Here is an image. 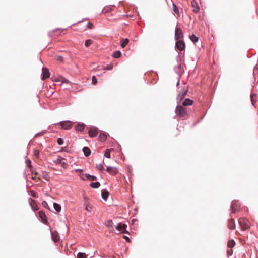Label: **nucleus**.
Instances as JSON below:
<instances>
[{
	"label": "nucleus",
	"mask_w": 258,
	"mask_h": 258,
	"mask_svg": "<svg viewBox=\"0 0 258 258\" xmlns=\"http://www.w3.org/2000/svg\"><path fill=\"white\" fill-rule=\"evenodd\" d=\"M176 41H177L175 44L176 48L180 51L184 50L185 47V44L184 42L181 40H178Z\"/></svg>",
	"instance_id": "obj_4"
},
{
	"label": "nucleus",
	"mask_w": 258,
	"mask_h": 258,
	"mask_svg": "<svg viewBox=\"0 0 258 258\" xmlns=\"http://www.w3.org/2000/svg\"><path fill=\"white\" fill-rule=\"evenodd\" d=\"M87 27L89 29H92L93 28V25L91 22H89Z\"/></svg>",
	"instance_id": "obj_45"
},
{
	"label": "nucleus",
	"mask_w": 258,
	"mask_h": 258,
	"mask_svg": "<svg viewBox=\"0 0 258 258\" xmlns=\"http://www.w3.org/2000/svg\"><path fill=\"white\" fill-rule=\"evenodd\" d=\"M88 134L90 137H95L98 134V130L96 127H92L89 130Z\"/></svg>",
	"instance_id": "obj_10"
},
{
	"label": "nucleus",
	"mask_w": 258,
	"mask_h": 258,
	"mask_svg": "<svg viewBox=\"0 0 258 258\" xmlns=\"http://www.w3.org/2000/svg\"><path fill=\"white\" fill-rule=\"evenodd\" d=\"M73 122L71 121H61L58 125L61 126L62 128L64 130H68L72 128Z\"/></svg>",
	"instance_id": "obj_3"
},
{
	"label": "nucleus",
	"mask_w": 258,
	"mask_h": 258,
	"mask_svg": "<svg viewBox=\"0 0 258 258\" xmlns=\"http://www.w3.org/2000/svg\"><path fill=\"white\" fill-rule=\"evenodd\" d=\"M121 53L119 51H116L113 53L112 56L114 58H118L121 56Z\"/></svg>",
	"instance_id": "obj_23"
},
{
	"label": "nucleus",
	"mask_w": 258,
	"mask_h": 258,
	"mask_svg": "<svg viewBox=\"0 0 258 258\" xmlns=\"http://www.w3.org/2000/svg\"><path fill=\"white\" fill-rule=\"evenodd\" d=\"M52 239L54 242H57L59 241V236L57 231H53L51 233Z\"/></svg>",
	"instance_id": "obj_15"
},
{
	"label": "nucleus",
	"mask_w": 258,
	"mask_h": 258,
	"mask_svg": "<svg viewBox=\"0 0 258 258\" xmlns=\"http://www.w3.org/2000/svg\"><path fill=\"white\" fill-rule=\"evenodd\" d=\"M173 11L174 13H176L179 15V12H178V8L174 4H173Z\"/></svg>",
	"instance_id": "obj_34"
},
{
	"label": "nucleus",
	"mask_w": 258,
	"mask_h": 258,
	"mask_svg": "<svg viewBox=\"0 0 258 258\" xmlns=\"http://www.w3.org/2000/svg\"><path fill=\"white\" fill-rule=\"evenodd\" d=\"M42 205H43L45 208H49L48 204V203H47L46 201H43V202H42Z\"/></svg>",
	"instance_id": "obj_43"
},
{
	"label": "nucleus",
	"mask_w": 258,
	"mask_h": 258,
	"mask_svg": "<svg viewBox=\"0 0 258 258\" xmlns=\"http://www.w3.org/2000/svg\"><path fill=\"white\" fill-rule=\"evenodd\" d=\"M31 195L34 197H36V194L34 191H31Z\"/></svg>",
	"instance_id": "obj_48"
},
{
	"label": "nucleus",
	"mask_w": 258,
	"mask_h": 258,
	"mask_svg": "<svg viewBox=\"0 0 258 258\" xmlns=\"http://www.w3.org/2000/svg\"><path fill=\"white\" fill-rule=\"evenodd\" d=\"M108 196H109V193L107 191H103L102 192V197L105 200H106Z\"/></svg>",
	"instance_id": "obj_29"
},
{
	"label": "nucleus",
	"mask_w": 258,
	"mask_h": 258,
	"mask_svg": "<svg viewBox=\"0 0 258 258\" xmlns=\"http://www.w3.org/2000/svg\"><path fill=\"white\" fill-rule=\"evenodd\" d=\"M191 6L194 8L193 12L197 13L200 10V8L199 7L198 3L195 0H192L191 1Z\"/></svg>",
	"instance_id": "obj_13"
},
{
	"label": "nucleus",
	"mask_w": 258,
	"mask_h": 258,
	"mask_svg": "<svg viewBox=\"0 0 258 258\" xmlns=\"http://www.w3.org/2000/svg\"><path fill=\"white\" fill-rule=\"evenodd\" d=\"M50 76V73L49 72V70L46 68H43L42 69V79L45 80Z\"/></svg>",
	"instance_id": "obj_9"
},
{
	"label": "nucleus",
	"mask_w": 258,
	"mask_h": 258,
	"mask_svg": "<svg viewBox=\"0 0 258 258\" xmlns=\"http://www.w3.org/2000/svg\"><path fill=\"white\" fill-rule=\"evenodd\" d=\"M39 217L42 219V222L44 224H47V220L46 216L45 213L44 212H43L42 211H40L39 212Z\"/></svg>",
	"instance_id": "obj_14"
},
{
	"label": "nucleus",
	"mask_w": 258,
	"mask_h": 258,
	"mask_svg": "<svg viewBox=\"0 0 258 258\" xmlns=\"http://www.w3.org/2000/svg\"><path fill=\"white\" fill-rule=\"evenodd\" d=\"M56 59L57 61H60V62H62L63 60V57L61 56H60V55L57 56L56 57Z\"/></svg>",
	"instance_id": "obj_42"
},
{
	"label": "nucleus",
	"mask_w": 258,
	"mask_h": 258,
	"mask_svg": "<svg viewBox=\"0 0 258 258\" xmlns=\"http://www.w3.org/2000/svg\"><path fill=\"white\" fill-rule=\"evenodd\" d=\"M106 171L111 175H115L118 172L117 168L112 166H108Z\"/></svg>",
	"instance_id": "obj_8"
},
{
	"label": "nucleus",
	"mask_w": 258,
	"mask_h": 258,
	"mask_svg": "<svg viewBox=\"0 0 258 258\" xmlns=\"http://www.w3.org/2000/svg\"><path fill=\"white\" fill-rule=\"evenodd\" d=\"M97 168L98 170L100 171H102L104 169L103 166L102 164L97 165Z\"/></svg>",
	"instance_id": "obj_39"
},
{
	"label": "nucleus",
	"mask_w": 258,
	"mask_h": 258,
	"mask_svg": "<svg viewBox=\"0 0 258 258\" xmlns=\"http://www.w3.org/2000/svg\"><path fill=\"white\" fill-rule=\"evenodd\" d=\"M190 39L194 43L197 42L199 39L194 34L190 36Z\"/></svg>",
	"instance_id": "obj_32"
},
{
	"label": "nucleus",
	"mask_w": 258,
	"mask_h": 258,
	"mask_svg": "<svg viewBox=\"0 0 258 258\" xmlns=\"http://www.w3.org/2000/svg\"><path fill=\"white\" fill-rule=\"evenodd\" d=\"M227 253H228V254H230V255H231V253H232V251H231V250H229H229H228V251H227Z\"/></svg>",
	"instance_id": "obj_51"
},
{
	"label": "nucleus",
	"mask_w": 258,
	"mask_h": 258,
	"mask_svg": "<svg viewBox=\"0 0 258 258\" xmlns=\"http://www.w3.org/2000/svg\"><path fill=\"white\" fill-rule=\"evenodd\" d=\"M53 207L54 209L58 212L61 211V206L57 203H54L53 204Z\"/></svg>",
	"instance_id": "obj_25"
},
{
	"label": "nucleus",
	"mask_w": 258,
	"mask_h": 258,
	"mask_svg": "<svg viewBox=\"0 0 258 258\" xmlns=\"http://www.w3.org/2000/svg\"><path fill=\"white\" fill-rule=\"evenodd\" d=\"M127 225L125 224L119 223L118 224L116 229L122 233H127L126 231Z\"/></svg>",
	"instance_id": "obj_7"
},
{
	"label": "nucleus",
	"mask_w": 258,
	"mask_h": 258,
	"mask_svg": "<svg viewBox=\"0 0 258 258\" xmlns=\"http://www.w3.org/2000/svg\"><path fill=\"white\" fill-rule=\"evenodd\" d=\"M59 164H61V165L62 166V167H64V166L66 165V163L64 162L63 160H61V161L60 162Z\"/></svg>",
	"instance_id": "obj_46"
},
{
	"label": "nucleus",
	"mask_w": 258,
	"mask_h": 258,
	"mask_svg": "<svg viewBox=\"0 0 258 258\" xmlns=\"http://www.w3.org/2000/svg\"><path fill=\"white\" fill-rule=\"evenodd\" d=\"M235 223L233 218H230L228 222V227L230 230H234L235 228Z\"/></svg>",
	"instance_id": "obj_12"
},
{
	"label": "nucleus",
	"mask_w": 258,
	"mask_h": 258,
	"mask_svg": "<svg viewBox=\"0 0 258 258\" xmlns=\"http://www.w3.org/2000/svg\"><path fill=\"white\" fill-rule=\"evenodd\" d=\"M39 152L38 150H34V155L35 156V157L36 158H38L39 157Z\"/></svg>",
	"instance_id": "obj_41"
},
{
	"label": "nucleus",
	"mask_w": 258,
	"mask_h": 258,
	"mask_svg": "<svg viewBox=\"0 0 258 258\" xmlns=\"http://www.w3.org/2000/svg\"><path fill=\"white\" fill-rule=\"evenodd\" d=\"M99 140L101 142H104L107 138V136L105 134L101 133L98 137Z\"/></svg>",
	"instance_id": "obj_21"
},
{
	"label": "nucleus",
	"mask_w": 258,
	"mask_h": 258,
	"mask_svg": "<svg viewBox=\"0 0 258 258\" xmlns=\"http://www.w3.org/2000/svg\"><path fill=\"white\" fill-rule=\"evenodd\" d=\"M64 159L60 156H57V158L53 160V162L55 163H59L61 160H64Z\"/></svg>",
	"instance_id": "obj_33"
},
{
	"label": "nucleus",
	"mask_w": 258,
	"mask_h": 258,
	"mask_svg": "<svg viewBox=\"0 0 258 258\" xmlns=\"http://www.w3.org/2000/svg\"><path fill=\"white\" fill-rule=\"evenodd\" d=\"M88 180L90 181H95L96 179V177L95 176L93 175H89Z\"/></svg>",
	"instance_id": "obj_37"
},
{
	"label": "nucleus",
	"mask_w": 258,
	"mask_h": 258,
	"mask_svg": "<svg viewBox=\"0 0 258 258\" xmlns=\"http://www.w3.org/2000/svg\"><path fill=\"white\" fill-rule=\"evenodd\" d=\"M235 243L233 240H230L228 242L227 245L229 248H232L235 245Z\"/></svg>",
	"instance_id": "obj_28"
},
{
	"label": "nucleus",
	"mask_w": 258,
	"mask_h": 258,
	"mask_svg": "<svg viewBox=\"0 0 258 258\" xmlns=\"http://www.w3.org/2000/svg\"><path fill=\"white\" fill-rule=\"evenodd\" d=\"M35 175H37L38 174L37 172H36V173H35Z\"/></svg>",
	"instance_id": "obj_53"
},
{
	"label": "nucleus",
	"mask_w": 258,
	"mask_h": 258,
	"mask_svg": "<svg viewBox=\"0 0 258 258\" xmlns=\"http://www.w3.org/2000/svg\"><path fill=\"white\" fill-rule=\"evenodd\" d=\"M26 164L27 165V166H28V167L29 168V169L31 170V169L32 168V166L31 164V161L30 160H27L26 161Z\"/></svg>",
	"instance_id": "obj_36"
},
{
	"label": "nucleus",
	"mask_w": 258,
	"mask_h": 258,
	"mask_svg": "<svg viewBox=\"0 0 258 258\" xmlns=\"http://www.w3.org/2000/svg\"><path fill=\"white\" fill-rule=\"evenodd\" d=\"M188 91V89L185 88H183L182 90L180 92L178 95V98H179L180 100H182L186 95L187 92Z\"/></svg>",
	"instance_id": "obj_11"
},
{
	"label": "nucleus",
	"mask_w": 258,
	"mask_h": 258,
	"mask_svg": "<svg viewBox=\"0 0 258 258\" xmlns=\"http://www.w3.org/2000/svg\"><path fill=\"white\" fill-rule=\"evenodd\" d=\"M92 84L94 85H95L97 82V78H96V77L95 76H93L92 77Z\"/></svg>",
	"instance_id": "obj_38"
},
{
	"label": "nucleus",
	"mask_w": 258,
	"mask_h": 258,
	"mask_svg": "<svg viewBox=\"0 0 258 258\" xmlns=\"http://www.w3.org/2000/svg\"><path fill=\"white\" fill-rule=\"evenodd\" d=\"M32 179L33 180H36V179L40 180V178H37V177H36V176H32Z\"/></svg>",
	"instance_id": "obj_50"
},
{
	"label": "nucleus",
	"mask_w": 258,
	"mask_h": 258,
	"mask_svg": "<svg viewBox=\"0 0 258 258\" xmlns=\"http://www.w3.org/2000/svg\"><path fill=\"white\" fill-rule=\"evenodd\" d=\"M89 176V174H80V176L82 180H88V178H89V176Z\"/></svg>",
	"instance_id": "obj_27"
},
{
	"label": "nucleus",
	"mask_w": 258,
	"mask_h": 258,
	"mask_svg": "<svg viewBox=\"0 0 258 258\" xmlns=\"http://www.w3.org/2000/svg\"><path fill=\"white\" fill-rule=\"evenodd\" d=\"M251 101L253 106H255V103L257 101V96L255 94H252L251 95Z\"/></svg>",
	"instance_id": "obj_18"
},
{
	"label": "nucleus",
	"mask_w": 258,
	"mask_h": 258,
	"mask_svg": "<svg viewBox=\"0 0 258 258\" xmlns=\"http://www.w3.org/2000/svg\"><path fill=\"white\" fill-rule=\"evenodd\" d=\"M175 113L180 117H184L187 114V110L183 106L178 105L176 107Z\"/></svg>",
	"instance_id": "obj_2"
},
{
	"label": "nucleus",
	"mask_w": 258,
	"mask_h": 258,
	"mask_svg": "<svg viewBox=\"0 0 258 258\" xmlns=\"http://www.w3.org/2000/svg\"><path fill=\"white\" fill-rule=\"evenodd\" d=\"M57 142L59 145H61L63 143V140L59 138L57 139Z\"/></svg>",
	"instance_id": "obj_40"
},
{
	"label": "nucleus",
	"mask_w": 258,
	"mask_h": 258,
	"mask_svg": "<svg viewBox=\"0 0 258 258\" xmlns=\"http://www.w3.org/2000/svg\"><path fill=\"white\" fill-rule=\"evenodd\" d=\"M123 238H124V239H125L127 241H128V242H129V241H130V239H129V238H128L127 236H123Z\"/></svg>",
	"instance_id": "obj_49"
},
{
	"label": "nucleus",
	"mask_w": 258,
	"mask_h": 258,
	"mask_svg": "<svg viewBox=\"0 0 258 258\" xmlns=\"http://www.w3.org/2000/svg\"><path fill=\"white\" fill-rule=\"evenodd\" d=\"M82 171V170H81V169H76V170H75V171H76V172H77L78 171Z\"/></svg>",
	"instance_id": "obj_52"
},
{
	"label": "nucleus",
	"mask_w": 258,
	"mask_h": 258,
	"mask_svg": "<svg viewBox=\"0 0 258 258\" xmlns=\"http://www.w3.org/2000/svg\"><path fill=\"white\" fill-rule=\"evenodd\" d=\"M238 223L242 231H245L250 228V223L249 221L244 218H240L238 220Z\"/></svg>",
	"instance_id": "obj_1"
},
{
	"label": "nucleus",
	"mask_w": 258,
	"mask_h": 258,
	"mask_svg": "<svg viewBox=\"0 0 258 258\" xmlns=\"http://www.w3.org/2000/svg\"><path fill=\"white\" fill-rule=\"evenodd\" d=\"M100 186V184L99 182H95V183H91L90 184V186L92 187V188H98L99 186Z\"/></svg>",
	"instance_id": "obj_26"
},
{
	"label": "nucleus",
	"mask_w": 258,
	"mask_h": 258,
	"mask_svg": "<svg viewBox=\"0 0 258 258\" xmlns=\"http://www.w3.org/2000/svg\"><path fill=\"white\" fill-rule=\"evenodd\" d=\"M194 101L190 99H186L182 103L183 106H191L193 104Z\"/></svg>",
	"instance_id": "obj_16"
},
{
	"label": "nucleus",
	"mask_w": 258,
	"mask_h": 258,
	"mask_svg": "<svg viewBox=\"0 0 258 258\" xmlns=\"http://www.w3.org/2000/svg\"><path fill=\"white\" fill-rule=\"evenodd\" d=\"M183 37L182 31L181 28H177L175 32V39L176 40H181Z\"/></svg>",
	"instance_id": "obj_5"
},
{
	"label": "nucleus",
	"mask_w": 258,
	"mask_h": 258,
	"mask_svg": "<svg viewBox=\"0 0 258 258\" xmlns=\"http://www.w3.org/2000/svg\"><path fill=\"white\" fill-rule=\"evenodd\" d=\"M92 43V41L91 39H88L85 41V45L86 47H89Z\"/></svg>",
	"instance_id": "obj_35"
},
{
	"label": "nucleus",
	"mask_w": 258,
	"mask_h": 258,
	"mask_svg": "<svg viewBox=\"0 0 258 258\" xmlns=\"http://www.w3.org/2000/svg\"><path fill=\"white\" fill-rule=\"evenodd\" d=\"M105 225L108 227V228H112L113 227V222L112 220H108L106 223H105Z\"/></svg>",
	"instance_id": "obj_30"
},
{
	"label": "nucleus",
	"mask_w": 258,
	"mask_h": 258,
	"mask_svg": "<svg viewBox=\"0 0 258 258\" xmlns=\"http://www.w3.org/2000/svg\"><path fill=\"white\" fill-rule=\"evenodd\" d=\"M86 210L90 211L91 209V207L88 205H87L85 208Z\"/></svg>",
	"instance_id": "obj_47"
},
{
	"label": "nucleus",
	"mask_w": 258,
	"mask_h": 258,
	"mask_svg": "<svg viewBox=\"0 0 258 258\" xmlns=\"http://www.w3.org/2000/svg\"><path fill=\"white\" fill-rule=\"evenodd\" d=\"M87 255L85 253L79 252L77 254V258H87Z\"/></svg>",
	"instance_id": "obj_31"
},
{
	"label": "nucleus",
	"mask_w": 258,
	"mask_h": 258,
	"mask_svg": "<svg viewBox=\"0 0 258 258\" xmlns=\"http://www.w3.org/2000/svg\"><path fill=\"white\" fill-rule=\"evenodd\" d=\"M113 68V66L112 64H109L105 67L103 69L104 70H111Z\"/></svg>",
	"instance_id": "obj_44"
},
{
	"label": "nucleus",
	"mask_w": 258,
	"mask_h": 258,
	"mask_svg": "<svg viewBox=\"0 0 258 258\" xmlns=\"http://www.w3.org/2000/svg\"><path fill=\"white\" fill-rule=\"evenodd\" d=\"M83 152L84 153V155L86 156H89L91 154V151L90 149L87 147H85L83 149Z\"/></svg>",
	"instance_id": "obj_19"
},
{
	"label": "nucleus",
	"mask_w": 258,
	"mask_h": 258,
	"mask_svg": "<svg viewBox=\"0 0 258 258\" xmlns=\"http://www.w3.org/2000/svg\"><path fill=\"white\" fill-rule=\"evenodd\" d=\"M112 150H113L112 149H106L104 153V156L108 158H110V151Z\"/></svg>",
	"instance_id": "obj_24"
},
{
	"label": "nucleus",
	"mask_w": 258,
	"mask_h": 258,
	"mask_svg": "<svg viewBox=\"0 0 258 258\" xmlns=\"http://www.w3.org/2000/svg\"><path fill=\"white\" fill-rule=\"evenodd\" d=\"M30 201H31L30 204H31L32 208L33 209V210H35L37 209V206L36 203L35 201L32 199H31Z\"/></svg>",
	"instance_id": "obj_22"
},
{
	"label": "nucleus",
	"mask_w": 258,
	"mask_h": 258,
	"mask_svg": "<svg viewBox=\"0 0 258 258\" xmlns=\"http://www.w3.org/2000/svg\"><path fill=\"white\" fill-rule=\"evenodd\" d=\"M86 125L84 123H78L76 125L75 129L76 131L83 132Z\"/></svg>",
	"instance_id": "obj_17"
},
{
	"label": "nucleus",
	"mask_w": 258,
	"mask_h": 258,
	"mask_svg": "<svg viewBox=\"0 0 258 258\" xmlns=\"http://www.w3.org/2000/svg\"><path fill=\"white\" fill-rule=\"evenodd\" d=\"M121 46L122 48H124L128 43L129 40L127 38L126 39H122L121 40Z\"/></svg>",
	"instance_id": "obj_20"
},
{
	"label": "nucleus",
	"mask_w": 258,
	"mask_h": 258,
	"mask_svg": "<svg viewBox=\"0 0 258 258\" xmlns=\"http://www.w3.org/2000/svg\"><path fill=\"white\" fill-rule=\"evenodd\" d=\"M231 208L233 213H235L240 208V204L238 201H233L232 202Z\"/></svg>",
	"instance_id": "obj_6"
}]
</instances>
